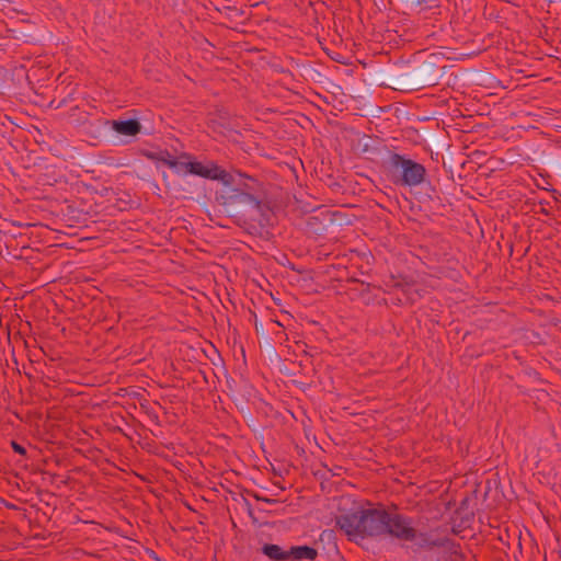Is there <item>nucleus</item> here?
Here are the masks:
<instances>
[{
	"label": "nucleus",
	"mask_w": 561,
	"mask_h": 561,
	"mask_svg": "<svg viewBox=\"0 0 561 561\" xmlns=\"http://www.w3.org/2000/svg\"><path fill=\"white\" fill-rule=\"evenodd\" d=\"M221 198L229 215L250 233H261V230L267 226L268 219L264 206L251 193L230 188Z\"/></svg>",
	"instance_id": "1"
},
{
	"label": "nucleus",
	"mask_w": 561,
	"mask_h": 561,
	"mask_svg": "<svg viewBox=\"0 0 561 561\" xmlns=\"http://www.w3.org/2000/svg\"><path fill=\"white\" fill-rule=\"evenodd\" d=\"M388 511L379 508H358L336 517V525L350 538L385 536Z\"/></svg>",
	"instance_id": "2"
},
{
	"label": "nucleus",
	"mask_w": 561,
	"mask_h": 561,
	"mask_svg": "<svg viewBox=\"0 0 561 561\" xmlns=\"http://www.w3.org/2000/svg\"><path fill=\"white\" fill-rule=\"evenodd\" d=\"M388 163L391 181L396 185L412 187L422 184L425 180V167L400 153L391 152Z\"/></svg>",
	"instance_id": "3"
},
{
	"label": "nucleus",
	"mask_w": 561,
	"mask_h": 561,
	"mask_svg": "<svg viewBox=\"0 0 561 561\" xmlns=\"http://www.w3.org/2000/svg\"><path fill=\"white\" fill-rule=\"evenodd\" d=\"M446 69L447 65L443 57L432 56L420 68L411 72L408 85L415 90L438 85Z\"/></svg>",
	"instance_id": "4"
},
{
	"label": "nucleus",
	"mask_w": 561,
	"mask_h": 561,
	"mask_svg": "<svg viewBox=\"0 0 561 561\" xmlns=\"http://www.w3.org/2000/svg\"><path fill=\"white\" fill-rule=\"evenodd\" d=\"M385 536H391L403 541H414L416 529L412 526V519L402 514L387 513Z\"/></svg>",
	"instance_id": "5"
},
{
	"label": "nucleus",
	"mask_w": 561,
	"mask_h": 561,
	"mask_svg": "<svg viewBox=\"0 0 561 561\" xmlns=\"http://www.w3.org/2000/svg\"><path fill=\"white\" fill-rule=\"evenodd\" d=\"M415 546L419 549H433L435 547L437 548H444L448 547L450 543V539L447 537H439L434 536L433 533H417L416 531V539L414 540Z\"/></svg>",
	"instance_id": "6"
},
{
	"label": "nucleus",
	"mask_w": 561,
	"mask_h": 561,
	"mask_svg": "<svg viewBox=\"0 0 561 561\" xmlns=\"http://www.w3.org/2000/svg\"><path fill=\"white\" fill-rule=\"evenodd\" d=\"M317 557V549L309 546H293L288 549V560L314 561Z\"/></svg>",
	"instance_id": "7"
},
{
	"label": "nucleus",
	"mask_w": 561,
	"mask_h": 561,
	"mask_svg": "<svg viewBox=\"0 0 561 561\" xmlns=\"http://www.w3.org/2000/svg\"><path fill=\"white\" fill-rule=\"evenodd\" d=\"M112 128L124 136H136L141 130V124L134 118L127 121H113Z\"/></svg>",
	"instance_id": "8"
},
{
	"label": "nucleus",
	"mask_w": 561,
	"mask_h": 561,
	"mask_svg": "<svg viewBox=\"0 0 561 561\" xmlns=\"http://www.w3.org/2000/svg\"><path fill=\"white\" fill-rule=\"evenodd\" d=\"M192 173L203 178H217V174L213 170L205 167L202 162H183L182 173Z\"/></svg>",
	"instance_id": "9"
},
{
	"label": "nucleus",
	"mask_w": 561,
	"mask_h": 561,
	"mask_svg": "<svg viewBox=\"0 0 561 561\" xmlns=\"http://www.w3.org/2000/svg\"><path fill=\"white\" fill-rule=\"evenodd\" d=\"M262 553L273 561H287L288 560V550H284L278 545L265 543L262 547Z\"/></svg>",
	"instance_id": "10"
},
{
	"label": "nucleus",
	"mask_w": 561,
	"mask_h": 561,
	"mask_svg": "<svg viewBox=\"0 0 561 561\" xmlns=\"http://www.w3.org/2000/svg\"><path fill=\"white\" fill-rule=\"evenodd\" d=\"M325 219L327 217L320 218L318 215L309 216L306 221L308 231L318 236L323 234L327 231Z\"/></svg>",
	"instance_id": "11"
},
{
	"label": "nucleus",
	"mask_w": 561,
	"mask_h": 561,
	"mask_svg": "<svg viewBox=\"0 0 561 561\" xmlns=\"http://www.w3.org/2000/svg\"><path fill=\"white\" fill-rule=\"evenodd\" d=\"M167 158L162 157L161 152L156 153H148L147 157L157 160L162 161L165 165H168L170 169L174 170L178 173H182L183 162L178 161L175 158H173L169 152H165Z\"/></svg>",
	"instance_id": "12"
},
{
	"label": "nucleus",
	"mask_w": 561,
	"mask_h": 561,
	"mask_svg": "<svg viewBox=\"0 0 561 561\" xmlns=\"http://www.w3.org/2000/svg\"><path fill=\"white\" fill-rule=\"evenodd\" d=\"M408 3H410V5L412 7H416V8H420V9H426V8H430L432 2L434 0H405Z\"/></svg>",
	"instance_id": "13"
},
{
	"label": "nucleus",
	"mask_w": 561,
	"mask_h": 561,
	"mask_svg": "<svg viewBox=\"0 0 561 561\" xmlns=\"http://www.w3.org/2000/svg\"><path fill=\"white\" fill-rule=\"evenodd\" d=\"M11 446H12V449L15 453H18L20 455H25L26 454V449L23 446H21L20 444H18L16 442L12 440L11 442Z\"/></svg>",
	"instance_id": "14"
},
{
	"label": "nucleus",
	"mask_w": 561,
	"mask_h": 561,
	"mask_svg": "<svg viewBox=\"0 0 561 561\" xmlns=\"http://www.w3.org/2000/svg\"><path fill=\"white\" fill-rule=\"evenodd\" d=\"M437 561H440V559H437Z\"/></svg>",
	"instance_id": "15"
},
{
	"label": "nucleus",
	"mask_w": 561,
	"mask_h": 561,
	"mask_svg": "<svg viewBox=\"0 0 561 561\" xmlns=\"http://www.w3.org/2000/svg\"><path fill=\"white\" fill-rule=\"evenodd\" d=\"M437 561H440V559H437Z\"/></svg>",
	"instance_id": "16"
}]
</instances>
